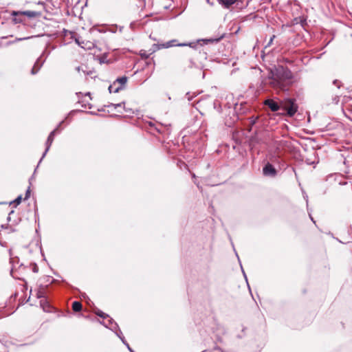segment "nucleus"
Wrapping results in <instances>:
<instances>
[{
    "instance_id": "c756f323",
    "label": "nucleus",
    "mask_w": 352,
    "mask_h": 352,
    "mask_svg": "<svg viewBox=\"0 0 352 352\" xmlns=\"http://www.w3.org/2000/svg\"><path fill=\"white\" fill-rule=\"evenodd\" d=\"M192 177L195 178V174H192Z\"/></svg>"
},
{
    "instance_id": "b1692460",
    "label": "nucleus",
    "mask_w": 352,
    "mask_h": 352,
    "mask_svg": "<svg viewBox=\"0 0 352 352\" xmlns=\"http://www.w3.org/2000/svg\"><path fill=\"white\" fill-rule=\"evenodd\" d=\"M186 97H187L188 100H191L193 96H190V93H187L186 94Z\"/></svg>"
},
{
    "instance_id": "ddd939ff",
    "label": "nucleus",
    "mask_w": 352,
    "mask_h": 352,
    "mask_svg": "<svg viewBox=\"0 0 352 352\" xmlns=\"http://www.w3.org/2000/svg\"><path fill=\"white\" fill-rule=\"evenodd\" d=\"M223 38V35H221V36H220L219 37H217V38H206V39H203L201 41H204L205 44L213 43H218Z\"/></svg>"
},
{
    "instance_id": "bb28decb",
    "label": "nucleus",
    "mask_w": 352,
    "mask_h": 352,
    "mask_svg": "<svg viewBox=\"0 0 352 352\" xmlns=\"http://www.w3.org/2000/svg\"><path fill=\"white\" fill-rule=\"evenodd\" d=\"M141 56H144L145 58H148V55H146L144 53V54H143V53H142V54H141Z\"/></svg>"
},
{
    "instance_id": "7c9ffc66",
    "label": "nucleus",
    "mask_w": 352,
    "mask_h": 352,
    "mask_svg": "<svg viewBox=\"0 0 352 352\" xmlns=\"http://www.w3.org/2000/svg\"><path fill=\"white\" fill-rule=\"evenodd\" d=\"M192 177L195 178V174H192Z\"/></svg>"
},
{
    "instance_id": "f8f14e48",
    "label": "nucleus",
    "mask_w": 352,
    "mask_h": 352,
    "mask_svg": "<svg viewBox=\"0 0 352 352\" xmlns=\"http://www.w3.org/2000/svg\"><path fill=\"white\" fill-rule=\"evenodd\" d=\"M41 66H42V63H41L39 59H38L36 61V63H34V65L31 70V74L33 75L37 74L38 72L40 70Z\"/></svg>"
},
{
    "instance_id": "f03ea898",
    "label": "nucleus",
    "mask_w": 352,
    "mask_h": 352,
    "mask_svg": "<svg viewBox=\"0 0 352 352\" xmlns=\"http://www.w3.org/2000/svg\"><path fill=\"white\" fill-rule=\"evenodd\" d=\"M298 105L296 100L293 98H286L280 101V109L286 111V115L292 117L298 111Z\"/></svg>"
},
{
    "instance_id": "a878e982",
    "label": "nucleus",
    "mask_w": 352,
    "mask_h": 352,
    "mask_svg": "<svg viewBox=\"0 0 352 352\" xmlns=\"http://www.w3.org/2000/svg\"><path fill=\"white\" fill-rule=\"evenodd\" d=\"M82 72L85 74V72L84 70H82ZM92 74V72H91V71L88 72H87V73H86V74H87V75H90V74Z\"/></svg>"
},
{
    "instance_id": "f257e3e1",
    "label": "nucleus",
    "mask_w": 352,
    "mask_h": 352,
    "mask_svg": "<svg viewBox=\"0 0 352 352\" xmlns=\"http://www.w3.org/2000/svg\"><path fill=\"white\" fill-rule=\"evenodd\" d=\"M293 74L290 69L279 66L271 70L268 76L270 86L276 91H285L289 89L292 84Z\"/></svg>"
},
{
    "instance_id": "6e6552de",
    "label": "nucleus",
    "mask_w": 352,
    "mask_h": 352,
    "mask_svg": "<svg viewBox=\"0 0 352 352\" xmlns=\"http://www.w3.org/2000/svg\"><path fill=\"white\" fill-rule=\"evenodd\" d=\"M263 172L264 175L274 177L276 175V170L275 168L270 163H267L263 169Z\"/></svg>"
},
{
    "instance_id": "7ed1b4c3",
    "label": "nucleus",
    "mask_w": 352,
    "mask_h": 352,
    "mask_svg": "<svg viewBox=\"0 0 352 352\" xmlns=\"http://www.w3.org/2000/svg\"><path fill=\"white\" fill-rule=\"evenodd\" d=\"M192 43H178L176 39H173L164 43H155L153 45L152 49L151 50V54H153L157 50L163 49V48H169L173 46H191Z\"/></svg>"
},
{
    "instance_id": "aec40b11",
    "label": "nucleus",
    "mask_w": 352,
    "mask_h": 352,
    "mask_svg": "<svg viewBox=\"0 0 352 352\" xmlns=\"http://www.w3.org/2000/svg\"><path fill=\"white\" fill-rule=\"evenodd\" d=\"M21 196H19L14 201V203H15L16 205L19 204L21 201Z\"/></svg>"
},
{
    "instance_id": "423d86ee",
    "label": "nucleus",
    "mask_w": 352,
    "mask_h": 352,
    "mask_svg": "<svg viewBox=\"0 0 352 352\" xmlns=\"http://www.w3.org/2000/svg\"><path fill=\"white\" fill-rule=\"evenodd\" d=\"M58 128L57 127L56 129H55L54 130H53L49 135L47 139V141H46V148H45V151L44 152V153L43 154V156L41 159L40 161L42 160V159L45 157V155H46V153H47V151H49L53 141H54V135L56 134V133L58 131Z\"/></svg>"
},
{
    "instance_id": "f3484780",
    "label": "nucleus",
    "mask_w": 352,
    "mask_h": 352,
    "mask_svg": "<svg viewBox=\"0 0 352 352\" xmlns=\"http://www.w3.org/2000/svg\"><path fill=\"white\" fill-rule=\"evenodd\" d=\"M97 315L102 318H105L106 317H108V315L103 313L102 311H100L97 313Z\"/></svg>"
},
{
    "instance_id": "412c9836",
    "label": "nucleus",
    "mask_w": 352,
    "mask_h": 352,
    "mask_svg": "<svg viewBox=\"0 0 352 352\" xmlns=\"http://www.w3.org/2000/svg\"><path fill=\"white\" fill-rule=\"evenodd\" d=\"M30 38H31V36H27V37H23V38H16L15 41H21L29 39Z\"/></svg>"
},
{
    "instance_id": "393cba45",
    "label": "nucleus",
    "mask_w": 352,
    "mask_h": 352,
    "mask_svg": "<svg viewBox=\"0 0 352 352\" xmlns=\"http://www.w3.org/2000/svg\"><path fill=\"white\" fill-rule=\"evenodd\" d=\"M333 84L336 85L338 87H340V85H338V81L337 80L333 81Z\"/></svg>"
},
{
    "instance_id": "1a4fd4ad",
    "label": "nucleus",
    "mask_w": 352,
    "mask_h": 352,
    "mask_svg": "<svg viewBox=\"0 0 352 352\" xmlns=\"http://www.w3.org/2000/svg\"><path fill=\"white\" fill-rule=\"evenodd\" d=\"M76 43L82 48L90 50L94 47V43L89 41H81L80 38H75Z\"/></svg>"
},
{
    "instance_id": "4be33fe9",
    "label": "nucleus",
    "mask_w": 352,
    "mask_h": 352,
    "mask_svg": "<svg viewBox=\"0 0 352 352\" xmlns=\"http://www.w3.org/2000/svg\"><path fill=\"white\" fill-rule=\"evenodd\" d=\"M32 271H33L34 273H37V272H38V266H37L36 264H34L33 267H32Z\"/></svg>"
},
{
    "instance_id": "dca6fc26",
    "label": "nucleus",
    "mask_w": 352,
    "mask_h": 352,
    "mask_svg": "<svg viewBox=\"0 0 352 352\" xmlns=\"http://www.w3.org/2000/svg\"><path fill=\"white\" fill-rule=\"evenodd\" d=\"M138 1L137 6L139 8H143L145 6L144 0H136Z\"/></svg>"
},
{
    "instance_id": "20e7f679",
    "label": "nucleus",
    "mask_w": 352,
    "mask_h": 352,
    "mask_svg": "<svg viewBox=\"0 0 352 352\" xmlns=\"http://www.w3.org/2000/svg\"><path fill=\"white\" fill-rule=\"evenodd\" d=\"M38 13L34 11H13L12 12V21L14 24L21 23L23 21V16H26L29 18H32L38 16Z\"/></svg>"
},
{
    "instance_id": "9d476101",
    "label": "nucleus",
    "mask_w": 352,
    "mask_h": 352,
    "mask_svg": "<svg viewBox=\"0 0 352 352\" xmlns=\"http://www.w3.org/2000/svg\"><path fill=\"white\" fill-rule=\"evenodd\" d=\"M217 2L226 8L235 3L236 0H217Z\"/></svg>"
},
{
    "instance_id": "cd10ccee",
    "label": "nucleus",
    "mask_w": 352,
    "mask_h": 352,
    "mask_svg": "<svg viewBox=\"0 0 352 352\" xmlns=\"http://www.w3.org/2000/svg\"><path fill=\"white\" fill-rule=\"evenodd\" d=\"M76 70H77L78 72H80V71L81 70V67H76Z\"/></svg>"
},
{
    "instance_id": "39448f33",
    "label": "nucleus",
    "mask_w": 352,
    "mask_h": 352,
    "mask_svg": "<svg viewBox=\"0 0 352 352\" xmlns=\"http://www.w3.org/2000/svg\"><path fill=\"white\" fill-rule=\"evenodd\" d=\"M195 65V59L191 53L184 54L179 61V66L184 70L192 68Z\"/></svg>"
},
{
    "instance_id": "4468645a",
    "label": "nucleus",
    "mask_w": 352,
    "mask_h": 352,
    "mask_svg": "<svg viewBox=\"0 0 352 352\" xmlns=\"http://www.w3.org/2000/svg\"><path fill=\"white\" fill-rule=\"evenodd\" d=\"M114 82H117L121 87L124 88V85L127 82V78L126 76H122L116 79Z\"/></svg>"
},
{
    "instance_id": "5701e85b",
    "label": "nucleus",
    "mask_w": 352,
    "mask_h": 352,
    "mask_svg": "<svg viewBox=\"0 0 352 352\" xmlns=\"http://www.w3.org/2000/svg\"><path fill=\"white\" fill-rule=\"evenodd\" d=\"M30 189H28L25 193V199H28L30 197Z\"/></svg>"
},
{
    "instance_id": "0eeeda50",
    "label": "nucleus",
    "mask_w": 352,
    "mask_h": 352,
    "mask_svg": "<svg viewBox=\"0 0 352 352\" xmlns=\"http://www.w3.org/2000/svg\"><path fill=\"white\" fill-rule=\"evenodd\" d=\"M265 106H267L272 111H277L280 109V103L278 104L272 99H267L263 102Z\"/></svg>"
},
{
    "instance_id": "a211bd4d",
    "label": "nucleus",
    "mask_w": 352,
    "mask_h": 352,
    "mask_svg": "<svg viewBox=\"0 0 352 352\" xmlns=\"http://www.w3.org/2000/svg\"><path fill=\"white\" fill-rule=\"evenodd\" d=\"M274 38H275V35H273V36L270 38V41H269V42H268L267 45L265 46V47H269V46H270V45H272V43H273V41H274Z\"/></svg>"
},
{
    "instance_id": "9b49d317",
    "label": "nucleus",
    "mask_w": 352,
    "mask_h": 352,
    "mask_svg": "<svg viewBox=\"0 0 352 352\" xmlns=\"http://www.w3.org/2000/svg\"><path fill=\"white\" fill-rule=\"evenodd\" d=\"M122 89L123 88L116 82H113V83L109 87V91L110 93H117Z\"/></svg>"
},
{
    "instance_id": "6ab92c4d",
    "label": "nucleus",
    "mask_w": 352,
    "mask_h": 352,
    "mask_svg": "<svg viewBox=\"0 0 352 352\" xmlns=\"http://www.w3.org/2000/svg\"><path fill=\"white\" fill-rule=\"evenodd\" d=\"M122 104H124V102L119 103V104H111L109 107H113L115 109H116L118 107H120Z\"/></svg>"
},
{
    "instance_id": "c85d7f7f",
    "label": "nucleus",
    "mask_w": 352,
    "mask_h": 352,
    "mask_svg": "<svg viewBox=\"0 0 352 352\" xmlns=\"http://www.w3.org/2000/svg\"><path fill=\"white\" fill-rule=\"evenodd\" d=\"M126 345H127L128 349H129L131 351H132V350L131 349V348H130V346H129V344H126Z\"/></svg>"
},
{
    "instance_id": "2eb2a0df",
    "label": "nucleus",
    "mask_w": 352,
    "mask_h": 352,
    "mask_svg": "<svg viewBox=\"0 0 352 352\" xmlns=\"http://www.w3.org/2000/svg\"><path fill=\"white\" fill-rule=\"evenodd\" d=\"M72 309L75 312L80 311L82 309V304L79 301H74L72 303Z\"/></svg>"
}]
</instances>
